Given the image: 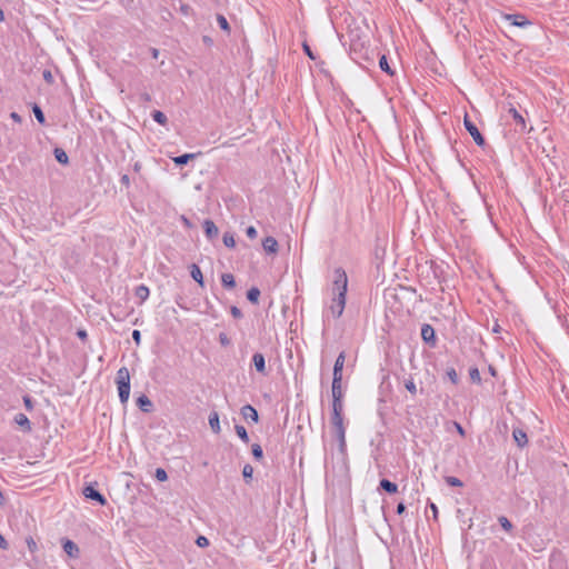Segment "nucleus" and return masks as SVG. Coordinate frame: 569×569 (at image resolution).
Returning a JSON list of instances; mask_svg holds the SVG:
<instances>
[{"label":"nucleus","mask_w":569,"mask_h":569,"mask_svg":"<svg viewBox=\"0 0 569 569\" xmlns=\"http://www.w3.org/2000/svg\"><path fill=\"white\" fill-rule=\"evenodd\" d=\"M348 288V277L346 271L339 267L333 271L332 281V299L329 306V310L333 318L342 316L346 306V296Z\"/></svg>","instance_id":"1"},{"label":"nucleus","mask_w":569,"mask_h":569,"mask_svg":"<svg viewBox=\"0 0 569 569\" xmlns=\"http://www.w3.org/2000/svg\"><path fill=\"white\" fill-rule=\"evenodd\" d=\"M116 383L120 402L126 405L130 397V372L127 367H121L117 371Z\"/></svg>","instance_id":"2"},{"label":"nucleus","mask_w":569,"mask_h":569,"mask_svg":"<svg viewBox=\"0 0 569 569\" xmlns=\"http://www.w3.org/2000/svg\"><path fill=\"white\" fill-rule=\"evenodd\" d=\"M463 124L466 130L472 137L476 144L479 147H483L486 144V140L481 132L479 131V129L477 128V126L469 119L468 114L465 116Z\"/></svg>","instance_id":"3"},{"label":"nucleus","mask_w":569,"mask_h":569,"mask_svg":"<svg viewBox=\"0 0 569 569\" xmlns=\"http://www.w3.org/2000/svg\"><path fill=\"white\" fill-rule=\"evenodd\" d=\"M421 339L429 347L433 348L437 345V337L433 327L429 323H423L421 327Z\"/></svg>","instance_id":"4"},{"label":"nucleus","mask_w":569,"mask_h":569,"mask_svg":"<svg viewBox=\"0 0 569 569\" xmlns=\"http://www.w3.org/2000/svg\"><path fill=\"white\" fill-rule=\"evenodd\" d=\"M83 495L87 499L98 502L100 506L107 505L106 497L100 493L92 485L84 487Z\"/></svg>","instance_id":"5"},{"label":"nucleus","mask_w":569,"mask_h":569,"mask_svg":"<svg viewBox=\"0 0 569 569\" xmlns=\"http://www.w3.org/2000/svg\"><path fill=\"white\" fill-rule=\"evenodd\" d=\"M240 412H241V416L243 417V419L247 421H252L254 423H257L259 421L258 411L251 405L243 406L241 408Z\"/></svg>","instance_id":"6"},{"label":"nucleus","mask_w":569,"mask_h":569,"mask_svg":"<svg viewBox=\"0 0 569 569\" xmlns=\"http://www.w3.org/2000/svg\"><path fill=\"white\" fill-rule=\"evenodd\" d=\"M506 19L510 21L511 26L525 28L531 24V21L528 20L523 14H507Z\"/></svg>","instance_id":"7"},{"label":"nucleus","mask_w":569,"mask_h":569,"mask_svg":"<svg viewBox=\"0 0 569 569\" xmlns=\"http://www.w3.org/2000/svg\"><path fill=\"white\" fill-rule=\"evenodd\" d=\"M136 405L144 413H149L153 410L152 401L143 393L137 398Z\"/></svg>","instance_id":"8"},{"label":"nucleus","mask_w":569,"mask_h":569,"mask_svg":"<svg viewBox=\"0 0 569 569\" xmlns=\"http://www.w3.org/2000/svg\"><path fill=\"white\" fill-rule=\"evenodd\" d=\"M203 231H204V234L206 237L209 239V240H212L214 238L218 237L219 234V229L218 227L216 226V223L210 220V219H206L203 221Z\"/></svg>","instance_id":"9"},{"label":"nucleus","mask_w":569,"mask_h":569,"mask_svg":"<svg viewBox=\"0 0 569 569\" xmlns=\"http://www.w3.org/2000/svg\"><path fill=\"white\" fill-rule=\"evenodd\" d=\"M330 422L332 426V432L346 431L343 423V413H331Z\"/></svg>","instance_id":"10"},{"label":"nucleus","mask_w":569,"mask_h":569,"mask_svg":"<svg viewBox=\"0 0 569 569\" xmlns=\"http://www.w3.org/2000/svg\"><path fill=\"white\" fill-rule=\"evenodd\" d=\"M62 548H63L64 552L70 558H78L79 557V553H80L79 547L72 540L64 539L63 543H62Z\"/></svg>","instance_id":"11"},{"label":"nucleus","mask_w":569,"mask_h":569,"mask_svg":"<svg viewBox=\"0 0 569 569\" xmlns=\"http://www.w3.org/2000/svg\"><path fill=\"white\" fill-rule=\"evenodd\" d=\"M252 363L259 373H261L263 376L267 375L266 359L262 353L256 352L252 356Z\"/></svg>","instance_id":"12"},{"label":"nucleus","mask_w":569,"mask_h":569,"mask_svg":"<svg viewBox=\"0 0 569 569\" xmlns=\"http://www.w3.org/2000/svg\"><path fill=\"white\" fill-rule=\"evenodd\" d=\"M345 360H346V353H345V351H341L335 361L332 378L342 379V370H343V366H345Z\"/></svg>","instance_id":"13"},{"label":"nucleus","mask_w":569,"mask_h":569,"mask_svg":"<svg viewBox=\"0 0 569 569\" xmlns=\"http://www.w3.org/2000/svg\"><path fill=\"white\" fill-rule=\"evenodd\" d=\"M13 421L24 431L30 432L32 430V426L30 420L24 413H17L13 418Z\"/></svg>","instance_id":"14"},{"label":"nucleus","mask_w":569,"mask_h":569,"mask_svg":"<svg viewBox=\"0 0 569 569\" xmlns=\"http://www.w3.org/2000/svg\"><path fill=\"white\" fill-rule=\"evenodd\" d=\"M512 437L518 447L523 448L525 446H527L528 437L523 429H521V428L513 429Z\"/></svg>","instance_id":"15"},{"label":"nucleus","mask_w":569,"mask_h":569,"mask_svg":"<svg viewBox=\"0 0 569 569\" xmlns=\"http://www.w3.org/2000/svg\"><path fill=\"white\" fill-rule=\"evenodd\" d=\"M331 395L332 399H343L342 379L332 378Z\"/></svg>","instance_id":"16"},{"label":"nucleus","mask_w":569,"mask_h":569,"mask_svg":"<svg viewBox=\"0 0 569 569\" xmlns=\"http://www.w3.org/2000/svg\"><path fill=\"white\" fill-rule=\"evenodd\" d=\"M262 247L268 253H276L278 251V241L273 237H266L262 240Z\"/></svg>","instance_id":"17"},{"label":"nucleus","mask_w":569,"mask_h":569,"mask_svg":"<svg viewBox=\"0 0 569 569\" xmlns=\"http://www.w3.org/2000/svg\"><path fill=\"white\" fill-rule=\"evenodd\" d=\"M378 489L385 490L386 492L393 495L398 491V486L397 483L383 478L380 480Z\"/></svg>","instance_id":"18"},{"label":"nucleus","mask_w":569,"mask_h":569,"mask_svg":"<svg viewBox=\"0 0 569 569\" xmlns=\"http://www.w3.org/2000/svg\"><path fill=\"white\" fill-rule=\"evenodd\" d=\"M209 426H210L211 430L216 435L220 433L221 427H220V421H219V413L217 411L210 412V415H209Z\"/></svg>","instance_id":"19"},{"label":"nucleus","mask_w":569,"mask_h":569,"mask_svg":"<svg viewBox=\"0 0 569 569\" xmlns=\"http://www.w3.org/2000/svg\"><path fill=\"white\" fill-rule=\"evenodd\" d=\"M509 113L512 116L513 121L516 122V126L519 127L520 131L526 130V120L515 108L509 109Z\"/></svg>","instance_id":"20"},{"label":"nucleus","mask_w":569,"mask_h":569,"mask_svg":"<svg viewBox=\"0 0 569 569\" xmlns=\"http://www.w3.org/2000/svg\"><path fill=\"white\" fill-rule=\"evenodd\" d=\"M190 276L191 278L199 283L201 287L204 286L203 276L198 264L192 263L190 266Z\"/></svg>","instance_id":"21"},{"label":"nucleus","mask_w":569,"mask_h":569,"mask_svg":"<svg viewBox=\"0 0 569 569\" xmlns=\"http://www.w3.org/2000/svg\"><path fill=\"white\" fill-rule=\"evenodd\" d=\"M150 295V290L144 284H139L134 289V296L139 299L140 303L144 302Z\"/></svg>","instance_id":"22"},{"label":"nucleus","mask_w":569,"mask_h":569,"mask_svg":"<svg viewBox=\"0 0 569 569\" xmlns=\"http://www.w3.org/2000/svg\"><path fill=\"white\" fill-rule=\"evenodd\" d=\"M221 284L224 289L231 290L236 287V280L231 273L221 274Z\"/></svg>","instance_id":"23"},{"label":"nucleus","mask_w":569,"mask_h":569,"mask_svg":"<svg viewBox=\"0 0 569 569\" xmlns=\"http://www.w3.org/2000/svg\"><path fill=\"white\" fill-rule=\"evenodd\" d=\"M333 435L338 441L339 451L345 455L347 450L346 431L335 432Z\"/></svg>","instance_id":"24"},{"label":"nucleus","mask_w":569,"mask_h":569,"mask_svg":"<svg viewBox=\"0 0 569 569\" xmlns=\"http://www.w3.org/2000/svg\"><path fill=\"white\" fill-rule=\"evenodd\" d=\"M53 154H54L56 160L59 163H61L63 166L69 163V157H68V154L66 153V151L63 149L54 148Z\"/></svg>","instance_id":"25"},{"label":"nucleus","mask_w":569,"mask_h":569,"mask_svg":"<svg viewBox=\"0 0 569 569\" xmlns=\"http://www.w3.org/2000/svg\"><path fill=\"white\" fill-rule=\"evenodd\" d=\"M196 158V153H183L173 158L174 164L181 167L187 164L191 159Z\"/></svg>","instance_id":"26"},{"label":"nucleus","mask_w":569,"mask_h":569,"mask_svg":"<svg viewBox=\"0 0 569 569\" xmlns=\"http://www.w3.org/2000/svg\"><path fill=\"white\" fill-rule=\"evenodd\" d=\"M259 297L260 290L257 287H252L247 291V299L253 305H258Z\"/></svg>","instance_id":"27"},{"label":"nucleus","mask_w":569,"mask_h":569,"mask_svg":"<svg viewBox=\"0 0 569 569\" xmlns=\"http://www.w3.org/2000/svg\"><path fill=\"white\" fill-rule=\"evenodd\" d=\"M151 116H152V119H153L157 123H159V124H161V126H166V124H167V122H168V118H167V116H166L162 111L154 110V111L151 113Z\"/></svg>","instance_id":"28"},{"label":"nucleus","mask_w":569,"mask_h":569,"mask_svg":"<svg viewBox=\"0 0 569 569\" xmlns=\"http://www.w3.org/2000/svg\"><path fill=\"white\" fill-rule=\"evenodd\" d=\"M32 112L37 119V121L40 123V124H46V117H44V113L42 111V109L37 104L34 103L33 107H32Z\"/></svg>","instance_id":"29"},{"label":"nucleus","mask_w":569,"mask_h":569,"mask_svg":"<svg viewBox=\"0 0 569 569\" xmlns=\"http://www.w3.org/2000/svg\"><path fill=\"white\" fill-rule=\"evenodd\" d=\"M234 430H236V433L238 435V437L244 442V443H248L249 442V436H248V432L246 430V428L241 425H236L234 427Z\"/></svg>","instance_id":"30"},{"label":"nucleus","mask_w":569,"mask_h":569,"mask_svg":"<svg viewBox=\"0 0 569 569\" xmlns=\"http://www.w3.org/2000/svg\"><path fill=\"white\" fill-rule=\"evenodd\" d=\"M405 388L410 392L412 397L417 395V386L412 376H409V378L405 380Z\"/></svg>","instance_id":"31"},{"label":"nucleus","mask_w":569,"mask_h":569,"mask_svg":"<svg viewBox=\"0 0 569 569\" xmlns=\"http://www.w3.org/2000/svg\"><path fill=\"white\" fill-rule=\"evenodd\" d=\"M379 67L382 71H385L388 74H393L392 69L389 66L387 57L383 54L379 59Z\"/></svg>","instance_id":"32"},{"label":"nucleus","mask_w":569,"mask_h":569,"mask_svg":"<svg viewBox=\"0 0 569 569\" xmlns=\"http://www.w3.org/2000/svg\"><path fill=\"white\" fill-rule=\"evenodd\" d=\"M251 453H252L253 458L258 461L262 460V458H263V450H262L261 446L258 443H253L251 446Z\"/></svg>","instance_id":"33"},{"label":"nucleus","mask_w":569,"mask_h":569,"mask_svg":"<svg viewBox=\"0 0 569 569\" xmlns=\"http://www.w3.org/2000/svg\"><path fill=\"white\" fill-rule=\"evenodd\" d=\"M223 244L228 248H234L236 247V240L234 236L231 232H224L223 233Z\"/></svg>","instance_id":"34"},{"label":"nucleus","mask_w":569,"mask_h":569,"mask_svg":"<svg viewBox=\"0 0 569 569\" xmlns=\"http://www.w3.org/2000/svg\"><path fill=\"white\" fill-rule=\"evenodd\" d=\"M446 376L453 385H458L459 376L453 367L447 368Z\"/></svg>","instance_id":"35"},{"label":"nucleus","mask_w":569,"mask_h":569,"mask_svg":"<svg viewBox=\"0 0 569 569\" xmlns=\"http://www.w3.org/2000/svg\"><path fill=\"white\" fill-rule=\"evenodd\" d=\"M217 22L219 24V27L226 31V32H230V26H229V22L227 20V18L223 16V14H217Z\"/></svg>","instance_id":"36"},{"label":"nucleus","mask_w":569,"mask_h":569,"mask_svg":"<svg viewBox=\"0 0 569 569\" xmlns=\"http://www.w3.org/2000/svg\"><path fill=\"white\" fill-rule=\"evenodd\" d=\"M469 376H470V379L472 382L475 383H481V376H480V371L477 367H472L469 369Z\"/></svg>","instance_id":"37"},{"label":"nucleus","mask_w":569,"mask_h":569,"mask_svg":"<svg viewBox=\"0 0 569 569\" xmlns=\"http://www.w3.org/2000/svg\"><path fill=\"white\" fill-rule=\"evenodd\" d=\"M498 522L500 523L502 529L508 531V532H510L512 530V528H513L512 523L510 522V520L506 516H500L498 518Z\"/></svg>","instance_id":"38"},{"label":"nucleus","mask_w":569,"mask_h":569,"mask_svg":"<svg viewBox=\"0 0 569 569\" xmlns=\"http://www.w3.org/2000/svg\"><path fill=\"white\" fill-rule=\"evenodd\" d=\"M331 413H343V399H332V412Z\"/></svg>","instance_id":"39"},{"label":"nucleus","mask_w":569,"mask_h":569,"mask_svg":"<svg viewBox=\"0 0 569 569\" xmlns=\"http://www.w3.org/2000/svg\"><path fill=\"white\" fill-rule=\"evenodd\" d=\"M252 475H253L252 466L249 463L244 465L242 468V476L247 482L252 478Z\"/></svg>","instance_id":"40"},{"label":"nucleus","mask_w":569,"mask_h":569,"mask_svg":"<svg viewBox=\"0 0 569 569\" xmlns=\"http://www.w3.org/2000/svg\"><path fill=\"white\" fill-rule=\"evenodd\" d=\"M445 481L447 482V485H449L451 487H462L463 486L462 481L459 478L453 477V476L446 477Z\"/></svg>","instance_id":"41"},{"label":"nucleus","mask_w":569,"mask_h":569,"mask_svg":"<svg viewBox=\"0 0 569 569\" xmlns=\"http://www.w3.org/2000/svg\"><path fill=\"white\" fill-rule=\"evenodd\" d=\"M154 477L158 481L163 482L168 479L167 471L162 468H157Z\"/></svg>","instance_id":"42"},{"label":"nucleus","mask_w":569,"mask_h":569,"mask_svg":"<svg viewBox=\"0 0 569 569\" xmlns=\"http://www.w3.org/2000/svg\"><path fill=\"white\" fill-rule=\"evenodd\" d=\"M179 11H180V12H181V14H183V16H190L191 13H193L192 8H191L189 4L183 3V2H180Z\"/></svg>","instance_id":"43"},{"label":"nucleus","mask_w":569,"mask_h":569,"mask_svg":"<svg viewBox=\"0 0 569 569\" xmlns=\"http://www.w3.org/2000/svg\"><path fill=\"white\" fill-rule=\"evenodd\" d=\"M23 405L28 411H32L34 408V402L29 395L23 396Z\"/></svg>","instance_id":"44"},{"label":"nucleus","mask_w":569,"mask_h":569,"mask_svg":"<svg viewBox=\"0 0 569 569\" xmlns=\"http://www.w3.org/2000/svg\"><path fill=\"white\" fill-rule=\"evenodd\" d=\"M26 542H27V546H28V549L30 552L33 553L37 551V549H38L37 542L34 541V539L31 536L27 537Z\"/></svg>","instance_id":"45"},{"label":"nucleus","mask_w":569,"mask_h":569,"mask_svg":"<svg viewBox=\"0 0 569 569\" xmlns=\"http://www.w3.org/2000/svg\"><path fill=\"white\" fill-rule=\"evenodd\" d=\"M219 342H220L221 346L228 347V346H230L231 340L229 339V337L224 332H220L219 333Z\"/></svg>","instance_id":"46"},{"label":"nucleus","mask_w":569,"mask_h":569,"mask_svg":"<svg viewBox=\"0 0 569 569\" xmlns=\"http://www.w3.org/2000/svg\"><path fill=\"white\" fill-rule=\"evenodd\" d=\"M230 313L236 319H240L243 316L242 311L238 307H236V306H231Z\"/></svg>","instance_id":"47"},{"label":"nucleus","mask_w":569,"mask_h":569,"mask_svg":"<svg viewBox=\"0 0 569 569\" xmlns=\"http://www.w3.org/2000/svg\"><path fill=\"white\" fill-rule=\"evenodd\" d=\"M196 543L201 547V548H204V547H208L209 546V540L208 538H206L204 536H199L196 540Z\"/></svg>","instance_id":"48"},{"label":"nucleus","mask_w":569,"mask_h":569,"mask_svg":"<svg viewBox=\"0 0 569 569\" xmlns=\"http://www.w3.org/2000/svg\"><path fill=\"white\" fill-rule=\"evenodd\" d=\"M246 234L250 239H254L258 234L257 229L253 226H250L246 230Z\"/></svg>","instance_id":"49"},{"label":"nucleus","mask_w":569,"mask_h":569,"mask_svg":"<svg viewBox=\"0 0 569 569\" xmlns=\"http://www.w3.org/2000/svg\"><path fill=\"white\" fill-rule=\"evenodd\" d=\"M303 52L311 59V60H315L316 59V56L315 53L312 52L311 48L305 42L303 46Z\"/></svg>","instance_id":"50"},{"label":"nucleus","mask_w":569,"mask_h":569,"mask_svg":"<svg viewBox=\"0 0 569 569\" xmlns=\"http://www.w3.org/2000/svg\"><path fill=\"white\" fill-rule=\"evenodd\" d=\"M132 339H133V341H134L137 345H139V343H140V341H141V332H140L139 330H137V329H136V330H133V331H132Z\"/></svg>","instance_id":"51"},{"label":"nucleus","mask_w":569,"mask_h":569,"mask_svg":"<svg viewBox=\"0 0 569 569\" xmlns=\"http://www.w3.org/2000/svg\"><path fill=\"white\" fill-rule=\"evenodd\" d=\"M43 79H44L48 83H52V82H53V76H52V73H51L49 70H44V71H43Z\"/></svg>","instance_id":"52"},{"label":"nucleus","mask_w":569,"mask_h":569,"mask_svg":"<svg viewBox=\"0 0 569 569\" xmlns=\"http://www.w3.org/2000/svg\"><path fill=\"white\" fill-rule=\"evenodd\" d=\"M120 182L122 186L129 188L130 187V178L128 174H122L120 178Z\"/></svg>","instance_id":"53"},{"label":"nucleus","mask_w":569,"mask_h":569,"mask_svg":"<svg viewBox=\"0 0 569 569\" xmlns=\"http://www.w3.org/2000/svg\"><path fill=\"white\" fill-rule=\"evenodd\" d=\"M453 425H455V428H456L457 432L461 437H465L466 436V431H465L463 427L459 422H457V421H455Z\"/></svg>","instance_id":"54"},{"label":"nucleus","mask_w":569,"mask_h":569,"mask_svg":"<svg viewBox=\"0 0 569 569\" xmlns=\"http://www.w3.org/2000/svg\"><path fill=\"white\" fill-rule=\"evenodd\" d=\"M9 548L8 541L4 539V537L0 533V549L7 550Z\"/></svg>","instance_id":"55"},{"label":"nucleus","mask_w":569,"mask_h":569,"mask_svg":"<svg viewBox=\"0 0 569 569\" xmlns=\"http://www.w3.org/2000/svg\"><path fill=\"white\" fill-rule=\"evenodd\" d=\"M10 118L17 122V123H21L22 122V118L20 114H18L17 112H11L10 113Z\"/></svg>","instance_id":"56"},{"label":"nucleus","mask_w":569,"mask_h":569,"mask_svg":"<svg viewBox=\"0 0 569 569\" xmlns=\"http://www.w3.org/2000/svg\"><path fill=\"white\" fill-rule=\"evenodd\" d=\"M428 506H429V508L432 511L433 518L437 519V517H438V508H437V506L433 502H431V501L428 503Z\"/></svg>","instance_id":"57"},{"label":"nucleus","mask_w":569,"mask_h":569,"mask_svg":"<svg viewBox=\"0 0 569 569\" xmlns=\"http://www.w3.org/2000/svg\"><path fill=\"white\" fill-rule=\"evenodd\" d=\"M397 513L398 515H402L405 511H406V506L403 502H399L397 505V509H396Z\"/></svg>","instance_id":"58"},{"label":"nucleus","mask_w":569,"mask_h":569,"mask_svg":"<svg viewBox=\"0 0 569 569\" xmlns=\"http://www.w3.org/2000/svg\"><path fill=\"white\" fill-rule=\"evenodd\" d=\"M149 51L153 59H158L160 52L157 48H149Z\"/></svg>","instance_id":"59"},{"label":"nucleus","mask_w":569,"mask_h":569,"mask_svg":"<svg viewBox=\"0 0 569 569\" xmlns=\"http://www.w3.org/2000/svg\"><path fill=\"white\" fill-rule=\"evenodd\" d=\"M77 336L81 339V340H86L87 337H88V333L86 330H78L77 332Z\"/></svg>","instance_id":"60"},{"label":"nucleus","mask_w":569,"mask_h":569,"mask_svg":"<svg viewBox=\"0 0 569 569\" xmlns=\"http://www.w3.org/2000/svg\"><path fill=\"white\" fill-rule=\"evenodd\" d=\"M133 170H134L136 172H139V171L141 170V163H140V162H136V163L133 164Z\"/></svg>","instance_id":"61"},{"label":"nucleus","mask_w":569,"mask_h":569,"mask_svg":"<svg viewBox=\"0 0 569 569\" xmlns=\"http://www.w3.org/2000/svg\"><path fill=\"white\" fill-rule=\"evenodd\" d=\"M500 330H501L500 326L498 323H495L492 331L498 333V332H500Z\"/></svg>","instance_id":"62"},{"label":"nucleus","mask_w":569,"mask_h":569,"mask_svg":"<svg viewBox=\"0 0 569 569\" xmlns=\"http://www.w3.org/2000/svg\"><path fill=\"white\" fill-rule=\"evenodd\" d=\"M4 20V13L3 10L0 8V22Z\"/></svg>","instance_id":"63"},{"label":"nucleus","mask_w":569,"mask_h":569,"mask_svg":"<svg viewBox=\"0 0 569 569\" xmlns=\"http://www.w3.org/2000/svg\"><path fill=\"white\" fill-rule=\"evenodd\" d=\"M490 373L496 375V371L493 368L490 367Z\"/></svg>","instance_id":"64"}]
</instances>
